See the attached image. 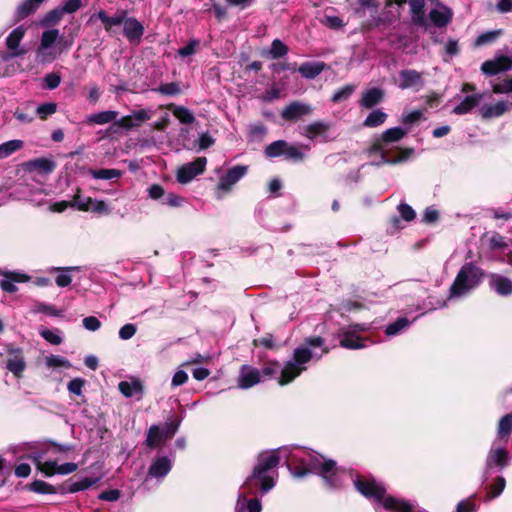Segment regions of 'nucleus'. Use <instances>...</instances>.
<instances>
[{
	"instance_id": "nucleus-1",
	"label": "nucleus",
	"mask_w": 512,
	"mask_h": 512,
	"mask_svg": "<svg viewBox=\"0 0 512 512\" xmlns=\"http://www.w3.org/2000/svg\"><path fill=\"white\" fill-rule=\"evenodd\" d=\"M293 460L300 464L291 471L295 478H303L309 473L319 475L329 488H340L346 479H351L355 489L374 502L376 512H428L411 502L386 495L384 485L371 477H354L351 472L340 469L337 463L324 455L311 450L302 455L293 454Z\"/></svg>"
},
{
	"instance_id": "nucleus-2",
	"label": "nucleus",
	"mask_w": 512,
	"mask_h": 512,
	"mask_svg": "<svg viewBox=\"0 0 512 512\" xmlns=\"http://www.w3.org/2000/svg\"><path fill=\"white\" fill-rule=\"evenodd\" d=\"M328 352L329 348L322 337H308L295 348L292 358L283 367L278 362L266 364L260 371L261 378L279 376L278 383L286 385L306 371L309 362L319 361Z\"/></svg>"
},
{
	"instance_id": "nucleus-3",
	"label": "nucleus",
	"mask_w": 512,
	"mask_h": 512,
	"mask_svg": "<svg viewBox=\"0 0 512 512\" xmlns=\"http://www.w3.org/2000/svg\"><path fill=\"white\" fill-rule=\"evenodd\" d=\"M279 462L278 451L261 452L257 457L252 474L246 478L241 488L247 490L249 494H255L256 491L266 494L271 491L278 479Z\"/></svg>"
},
{
	"instance_id": "nucleus-4",
	"label": "nucleus",
	"mask_w": 512,
	"mask_h": 512,
	"mask_svg": "<svg viewBox=\"0 0 512 512\" xmlns=\"http://www.w3.org/2000/svg\"><path fill=\"white\" fill-rule=\"evenodd\" d=\"M408 132V129L393 127L385 130L375 139L369 149L370 155H379V160H373L372 164H396L407 160L413 153V149H400L394 144L400 141Z\"/></svg>"
},
{
	"instance_id": "nucleus-5",
	"label": "nucleus",
	"mask_w": 512,
	"mask_h": 512,
	"mask_svg": "<svg viewBox=\"0 0 512 512\" xmlns=\"http://www.w3.org/2000/svg\"><path fill=\"white\" fill-rule=\"evenodd\" d=\"M484 276L483 270L474 262L465 263L458 271L449 290V299H460L476 289Z\"/></svg>"
},
{
	"instance_id": "nucleus-6",
	"label": "nucleus",
	"mask_w": 512,
	"mask_h": 512,
	"mask_svg": "<svg viewBox=\"0 0 512 512\" xmlns=\"http://www.w3.org/2000/svg\"><path fill=\"white\" fill-rule=\"evenodd\" d=\"M49 451V447L41 450H35L29 453L26 458L32 460L37 469L46 477H51L55 474L68 475L78 469V465L73 462H67L59 465L56 461L53 460L43 461L45 456L49 454Z\"/></svg>"
},
{
	"instance_id": "nucleus-7",
	"label": "nucleus",
	"mask_w": 512,
	"mask_h": 512,
	"mask_svg": "<svg viewBox=\"0 0 512 512\" xmlns=\"http://www.w3.org/2000/svg\"><path fill=\"white\" fill-rule=\"evenodd\" d=\"M247 173V166L236 165L230 168L224 176L219 179L216 188V197L218 199L223 198L224 195L228 194L232 187L240 181Z\"/></svg>"
},
{
	"instance_id": "nucleus-8",
	"label": "nucleus",
	"mask_w": 512,
	"mask_h": 512,
	"mask_svg": "<svg viewBox=\"0 0 512 512\" xmlns=\"http://www.w3.org/2000/svg\"><path fill=\"white\" fill-rule=\"evenodd\" d=\"M207 159L198 157L194 161L186 163L177 169L176 179L181 184L191 182L196 176L202 174L205 170Z\"/></svg>"
},
{
	"instance_id": "nucleus-9",
	"label": "nucleus",
	"mask_w": 512,
	"mask_h": 512,
	"mask_svg": "<svg viewBox=\"0 0 512 512\" xmlns=\"http://www.w3.org/2000/svg\"><path fill=\"white\" fill-rule=\"evenodd\" d=\"M172 467V458L165 455L155 457L149 465L145 482H148L150 479L163 480L169 474Z\"/></svg>"
},
{
	"instance_id": "nucleus-10",
	"label": "nucleus",
	"mask_w": 512,
	"mask_h": 512,
	"mask_svg": "<svg viewBox=\"0 0 512 512\" xmlns=\"http://www.w3.org/2000/svg\"><path fill=\"white\" fill-rule=\"evenodd\" d=\"M26 31L27 28L24 25H19L9 33L5 41L8 50V55L5 59L20 57L26 54V49L20 46Z\"/></svg>"
},
{
	"instance_id": "nucleus-11",
	"label": "nucleus",
	"mask_w": 512,
	"mask_h": 512,
	"mask_svg": "<svg viewBox=\"0 0 512 512\" xmlns=\"http://www.w3.org/2000/svg\"><path fill=\"white\" fill-rule=\"evenodd\" d=\"M154 112L151 109H139L132 111L131 114L121 117L115 122V125L125 130H131L141 126L144 122L150 120Z\"/></svg>"
},
{
	"instance_id": "nucleus-12",
	"label": "nucleus",
	"mask_w": 512,
	"mask_h": 512,
	"mask_svg": "<svg viewBox=\"0 0 512 512\" xmlns=\"http://www.w3.org/2000/svg\"><path fill=\"white\" fill-rule=\"evenodd\" d=\"M509 460V453L505 448L492 445L486 457L484 481L487 479V474L490 469L493 467L503 469L509 464Z\"/></svg>"
},
{
	"instance_id": "nucleus-13",
	"label": "nucleus",
	"mask_w": 512,
	"mask_h": 512,
	"mask_svg": "<svg viewBox=\"0 0 512 512\" xmlns=\"http://www.w3.org/2000/svg\"><path fill=\"white\" fill-rule=\"evenodd\" d=\"M423 86V73L413 69H404L400 71L398 84L400 89H414L415 91H419Z\"/></svg>"
},
{
	"instance_id": "nucleus-14",
	"label": "nucleus",
	"mask_w": 512,
	"mask_h": 512,
	"mask_svg": "<svg viewBox=\"0 0 512 512\" xmlns=\"http://www.w3.org/2000/svg\"><path fill=\"white\" fill-rule=\"evenodd\" d=\"M0 275L3 279L0 281V287L3 291L14 293L18 290L16 283H25L30 280V277L18 271H9L0 269Z\"/></svg>"
},
{
	"instance_id": "nucleus-15",
	"label": "nucleus",
	"mask_w": 512,
	"mask_h": 512,
	"mask_svg": "<svg viewBox=\"0 0 512 512\" xmlns=\"http://www.w3.org/2000/svg\"><path fill=\"white\" fill-rule=\"evenodd\" d=\"M311 105L302 101H292L281 112V117L286 121H297L312 113Z\"/></svg>"
},
{
	"instance_id": "nucleus-16",
	"label": "nucleus",
	"mask_w": 512,
	"mask_h": 512,
	"mask_svg": "<svg viewBox=\"0 0 512 512\" xmlns=\"http://www.w3.org/2000/svg\"><path fill=\"white\" fill-rule=\"evenodd\" d=\"M511 69L512 58L505 55L496 57L493 60H487L481 65V71L488 76H493Z\"/></svg>"
},
{
	"instance_id": "nucleus-17",
	"label": "nucleus",
	"mask_w": 512,
	"mask_h": 512,
	"mask_svg": "<svg viewBox=\"0 0 512 512\" xmlns=\"http://www.w3.org/2000/svg\"><path fill=\"white\" fill-rule=\"evenodd\" d=\"M489 287L499 296L512 295V280L504 275L491 273L489 275Z\"/></svg>"
},
{
	"instance_id": "nucleus-18",
	"label": "nucleus",
	"mask_w": 512,
	"mask_h": 512,
	"mask_svg": "<svg viewBox=\"0 0 512 512\" xmlns=\"http://www.w3.org/2000/svg\"><path fill=\"white\" fill-rule=\"evenodd\" d=\"M123 34L131 43H139L144 34V26L134 17H126L123 22Z\"/></svg>"
},
{
	"instance_id": "nucleus-19",
	"label": "nucleus",
	"mask_w": 512,
	"mask_h": 512,
	"mask_svg": "<svg viewBox=\"0 0 512 512\" xmlns=\"http://www.w3.org/2000/svg\"><path fill=\"white\" fill-rule=\"evenodd\" d=\"M262 380L260 370L243 365L240 369L238 387L241 389H249L258 384Z\"/></svg>"
},
{
	"instance_id": "nucleus-20",
	"label": "nucleus",
	"mask_w": 512,
	"mask_h": 512,
	"mask_svg": "<svg viewBox=\"0 0 512 512\" xmlns=\"http://www.w3.org/2000/svg\"><path fill=\"white\" fill-rule=\"evenodd\" d=\"M483 95L484 94L474 93L463 98L456 96L454 99H459V103L453 108L452 113L456 115L470 113L483 99Z\"/></svg>"
},
{
	"instance_id": "nucleus-21",
	"label": "nucleus",
	"mask_w": 512,
	"mask_h": 512,
	"mask_svg": "<svg viewBox=\"0 0 512 512\" xmlns=\"http://www.w3.org/2000/svg\"><path fill=\"white\" fill-rule=\"evenodd\" d=\"M40 45L43 46H63V49H69L72 44L73 40H67L64 39L60 35V31L58 29H48L43 31L41 38H40Z\"/></svg>"
},
{
	"instance_id": "nucleus-22",
	"label": "nucleus",
	"mask_w": 512,
	"mask_h": 512,
	"mask_svg": "<svg viewBox=\"0 0 512 512\" xmlns=\"http://www.w3.org/2000/svg\"><path fill=\"white\" fill-rule=\"evenodd\" d=\"M329 127V124L325 122L316 121L304 127L302 135L310 140L328 141L329 137L327 133Z\"/></svg>"
},
{
	"instance_id": "nucleus-23",
	"label": "nucleus",
	"mask_w": 512,
	"mask_h": 512,
	"mask_svg": "<svg viewBox=\"0 0 512 512\" xmlns=\"http://www.w3.org/2000/svg\"><path fill=\"white\" fill-rule=\"evenodd\" d=\"M338 336L343 348L360 349L365 347L364 339L358 336L352 328H342Z\"/></svg>"
},
{
	"instance_id": "nucleus-24",
	"label": "nucleus",
	"mask_w": 512,
	"mask_h": 512,
	"mask_svg": "<svg viewBox=\"0 0 512 512\" xmlns=\"http://www.w3.org/2000/svg\"><path fill=\"white\" fill-rule=\"evenodd\" d=\"M249 493L247 490H243V492H240L238 494V498L235 505V511L236 512H261L262 511V504L261 501L257 498L254 499H247V495Z\"/></svg>"
},
{
	"instance_id": "nucleus-25",
	"label": "nucleus",
	"mask_w": 512,
	"mask_h": 512,
	"mask_svg": "<svg viewBox=\"0 0 512 512\" xmlns=\"http://www.w3.org/2000/svg\"><path fill=\"white\" fill-rule=\"evenodd\" d=\"M63 46H38L36 50V60L42 64H48L55 61L64 51Z\"/></svg>"
},
{
	"instance_id": "nucleus-26",
	"label": "nucleus",
	"mask_w": 512,
	"mask_h": 512,
	"mask_svg": "<svg viewBox=\"0 0 512 512\" xmlns=\"http://www.w3.org/2000/svg\"><path fill=\"white\" fill-rule=\"evenodd\" d=\"M452 17V10L444 5H438L429 12L431 22L439 28L447 26L451 22Z\"/></svg>"
},
{
	"instance_id": "nucleus-27",
	"label": "nucleus",
	"mask_w": 512,
	"mask_h": 512,
	"mask_svg": "<svg viewBox=\"0 0 512 512\" xmlns=\"http://www.w3.org/2000/svg\"><path fill=\"white\" fill-rule=\"evenodd\" d=\"M43 2L44 0H24L14 12V21L19 22L34 14Z\"/></svg>"
},
{
	"instance_id": "nucleus-28",
	"label": "nucleus",
	"mask_w": 512,
	"mask_h": 512,
	"mask_svg": "<svg viewBox=\"0 0 512 512\" xmlns=\"http://www.w3.org/2000/svg\"><path fill=\"white\" fill-rule=\"evenodd\" d=\"M6 368L17 378L22 377L24 370L26 369V363L20 350H15L12 356L8 358Z\"/></svg>"
},
{
	"instance_id": "nucleus-29",
	"label": "nucleus",
	"mask_w": 512,
	"mask_h": 512,
	"mask_svg": "<svg viewBox=\"0 0 512 512\" xmlns=\"http://www.w3.org/2000/svg\"><path fill=\"white\" fill-rule=\"evenodd\" d=\"M384 97V92L380 88H370L363 92L360 106L366 109H370L379 104Z\"/></svg>"
},
{
	"instance_id": "nucleus-30",
	"label": "nucleus",
	"mask_w": 512,
	"mask_h": 512,
	"mask_svg": "<svg viewBox=\"0 0 512 512\" xmlns=\"http://www.w3.org/2000/svg\"><path fill=\"white\" fill-rule=\"evenodd\" d=\"M47 447L50 448L49 453L50 452H68L72 449V446H70V445L52 443V446H49V445H40L39 443H36V442H30V443L21 444L19 446V450L31 453L35 450H41V449H45Z\"/></svg>"
},
{
	"instance_id": "nucleus-31",
	"label": "nucleus",
	"mask_w": 512,
	"mask_h": 512,
	"mask_svg": "<svg viewBox=\"0 0 512 512\" xmlns=\"http://www.w3.org/2000/svg\"><path fill=\"white\" fill-rule=\"evenodd\" d=\"M325 69V63L324 62H304L302 63L298 71L299 73L306 79H314L318 75L322 73V71Z\"/></svg>"
},
{
	"instance_id": "nucleus-32",
	"label": "nucleus",
	"mask_w": 512,
	"mask_h": 512,
	"mask_svg": "<svg viewBox=\"0 0 512 512\" xmlns=\"http://www.w3.org/2000/svg\"><path fill=\"white\" fill-rule=\"evenodd\" d=\"M79 267H50L47 271L50 273L57 272L58 275L55 279L57 286L67 287L72 282L71 271H77Z\"/></svg>"
},
{
	"instance_id": "nucleus-33",
	"label": "nucleus",
	"mask_w": 512,
	"mask_h": 512,
	"mask_svg": "<svg viewBox=\"0 0 512 512\" xmlns=\"http://www.w3.org/2000/svg\"><path fill=\"white\" fill-rule=\"evenodd\" d=\"M118 112L113 110L101 111L98 113L90 114L86 118L87 123H93L97 125H104L110 122H116Z\"/></svg>"
},
{
	"instance_id": "nucleus-34",
	"label": "nucleus",
	"mask_w": 512,
	"mask_h": 512,
	"mask_svg": "<svg viewBox=\"0 0 512 512\" xmlns=\"http://www.w3.org/2000/svg\"><path fill=\"white\" fill-rule=\"evenodd\" d=\"M118 389L123 396L130 398L135 395H141L143 387L138 379H133L132 381H121L118 384Z\"/></svg>"
},
{
	"instance_id": "nucleus-35",
	"label": "nucleus",
	"mask_w": 512,
	"mask_h": 512,
	"mask_svg": "<svg viewBox=\"0 0 512 512\" xmlns=\"http://www.w3.org/2000/svg\"><path fill=\"white\" fill-rule=\"evenodd\" d=\"M165 439L164 431L159 426L152 425L147 431L145 442L149 448L154 449L159 447Z\"/></svg>"
},
{
	"instance_id": "nucleus-36",
	"label": "nucleus",
	"mask_w": 512,
	"mask_h": 512,
	"mask_svg": "<svg viewBox=\"0 0 512 512\" xmlns=\"http://www.w3.org/2000/svg\"><path fill=\"white\" fill-rule=\"evenodd\" d=\"M168 109L172 111L173 115L182 123V124H192L195 121V117L193 113L184 106H177L174 104H170Z\"/></svg>"
},
{
	"instance_id": "nucleus-37",
	"label": "nucleus",
	"mask_w": 512,
	"mask_h": 512,
	"mask_svg": "<svg viewBox=\"0 0 512 512\" xmlns=\"http://www.w3.org/2000/svg\"><path fill=\"white\" fill-rule=\"evenodd\" d=\"M387 119V114L381 109L372 110L363 122L365 127H378L382 125Z\"/></svg>"
},
{
	"instance_id": "nucleus-38",
	"label": "nucleus",
	"mask_w": 512,
	"mask_h": 512,
	"mask_svg": "<svg viewBox=\"0 0 512 512\" xmlns=\"http://www.w3.org/2000/svg\"><path fill=\"white\" fill-rule=\"evenodd\" d=\"M410 324L411 322L407 318L400 317L396 321L387 325L385 329V334L388 337L396 336L400 334L402 331H404L406 328H408Z\"/></svg>"
},
{
	"instance_id": "nucleus-39",
	"label": "nucleus",
	"mask_w": 512,
	"mask_h": 512,
	"mask_svg": "<svg viewBox=\"0 0 512 512\" xmlns=\"http://www.w3.org/2000/svg\"><path fill=\"white\" fill-rule=\"evenodd\" d=\"M512 432V412L500 418L497 425V437L505 439Z\"/></svg>"
},
{
	"instance_id": "nucleus-40",
	"label": "nucleus",
	"mask_w": 512,
	"mask_h": 512,
	"mask_svg": "<svg viewBox=\"0 0 512 512\" xmlns=\"http://www.w3.org/2000/svg\"><path fill=\"white\" fill-rule=\"evenodd\" d=\"M23 147V141L14 139L0 144V159H4Z\"/></svg>"
},
{
	"instance_id": "nucleus-41",
	"label": "nucleus",
	"mask_w": 512,
	"mask_h": 512,
	"mask_svg": "<svg viewBox=\"0 0 512 512\" xmlns=\"http://www.w3.org/2000/svg\"><path fill=\"white\" fill-rule=\"evenodd\" d=\"M90 175L94 179H100V180H111V179H117L120 178L122 175V172L118 169H91L89 171Z\"/></svg>"
},
{
	"instance_id": "nucleus-42",
	"label": "nucleus",
	"mask_w": 512,
	"mask_h": 512,
	"mask_svg": "<svg viewBox=\"0 0 512 512\" xmlns=\"http://www.w3.org/2000/svg\"><path fill=\"white\" fill-rule=\"evenodd\" d=\"M99 481V478H90V477H84L80 480L73 481L70 483L68 487V491L70 493H76L79 491L86 490L90 488L91 486L95 485Z\"/></svg>"
},
{
	"instance_id": "nucleus-43",
	"label": "nucleus",
	"mask_w": 512,
	"mask_h": 512,
	"mask_svg": "<svg viewBox=\"0 0 512 512\" xmlns=\"http://www.w3.org/2000/svg\"><path fill=\"white\" fill-rule=\"evenodd\" d=\"M64 16L60 6L49 11L40 21L42 27H49L57 24Z\"/></svg>"
},
{
	"instance_id": "nucleus-44",
	"label": "nucleus",
	"mask_w": 512,
	"mask_h": 512,
	"mask_svg": "<svg viewBox=\"0 0 512 512\" xmlns=\"http://www.w3.org/2000/svg\"><path fill=\"white\" fill-rule=\"evenodd\" d=\"M288 53V47L280 39H274L268 51V55L272 59H279Z\"/></svg>"
},
{
	"instance_id": "nucleus-45",
	"label": "nucleus",
	"mask_w": 512,
	"mask_h": 512,
	"mask_svg": "<svg viewBox=\"0 0 512 512\" xmlns=\"http://www.w3.org/2000/svg\"><path fill=\"white\" fill-rule=\"evenodd\" d=\"M506 486V480L503 476H498L496 482L487 487V500H492L501 495Z\"/></svg>"
},
{
	"instance_id": "nucleus-46",
	"label": "nucleus",
	"mask_w": 512,
	"mask_h": 512,
	"mask_svg": "<svg viewBox=\"0 0 512 512\" xmlns=\"http://www.w3.org/2000/svg\"><path fill=\"white\" fill-rule=\"evenodd\" d=\"M29 165L33 170H37L44 174H48V173L52 172L55 167L53 161L45 159V158L35 159V160L31 161L29 163Z\"/></svg>"
},
{
	"instance_id": "nucleus-47",
	"label": "nucleus",
	"mask_w": 512,
	"mask_h": 512,
	"mask_svg": "<svg viewBox=\"0 0 512 512\" xmlns=\"http://www.w3.org/2000/svg\"><path fill=\"white\" fill-rule=\"evenodd\" d=\"M287 146V142L283 140H278L269 144L265 149V154L267 157L274 158L280 155H284L285 148Z\"/></svg>"
},
{
	"instance_id": "nucleus-48",
	"label": "nucleus",
	"mask_w": 512,
	"mask_h": 512,
	"mask_svg": "<svg viewBox=\"0 0 512 512\" xmlns=\"http://www.w3.org/2000/svg\"><path fill=\"white\" fill-rule=\"evenodd\" d=\"M45 364L49 368H70L71 363L64 357L59 355H49L45 358Z\"/></svg>"
},
{
	"instance_id": "nucleus-49",
	"label": "nucleus",
	"mask_w": 512,
	"mask_h": 512,
	"mask_svg": "<svg viewBox=\"0 0 512 512\" xmlns=\"http://www.w3.org/2000/svg\"><path fill=\"white\" fill-rule=\"evenodd\" d=\"M201 42L199 39H190L186 46L178 49L177 53L180 57H188L195 54L200 48Z\"/></svg>"
},
{
	"instance_id": "nucleus-50",
	"label": "nucleus",
	"mask_w": 512,
	"mask_h": 512,
	"mask_svg": "<svg viewBox=\"0 0 512 512\" xmlns=\"http://www.w3.org/2000/svg\"><path fill=\"white\" fill-rule=\"evenodd\" d=\"M126 15H127V12L125 10H122V11H119L114 16H108L105 21V24H104V29L107 32H111V30L114 26L123 24V22L126 18Z\"/></svg>"
},
{
	"instance_id": "nucleus-51",
	"label": "nucleus",
	"mask_w": 512,
	"mask_h": 512,
	"mask_svg": "<svg viewBox=\"0 0 512 512\" xmlns=\"http://www.w3.org/2000/svg\"><path fill=\"white\" fill-rule=\"evenodd\" d=\"M409 5L411 12L413 14L414 22L418 24H423L424 19L422 16V11L424 8V0H411Z\"/></svg>"
},
{
	"instance_id": "nucleus-52",
	"label": "nucleus",
	"mask_w": 512,
	"mask_h": 512,
	"mask_svg": "<svg viewBox=\"0 0 512 512\" xmlns=\"http://www.w3.org/2000/svg\"><path fill=\"white\" fill-rule=\"evenodd\" d=\"M355 88V85L352 84L345 85L344 87H342L341 89L334 93V95L332 96V101L334 103H339L347 100L353 94Z\"/></svg>"
},
{
	"instance_id": "nucleus-53",
	"label": "nucleus",
	"mask_w": 512,
	"mask_h": 512,
	"mask_svg": "<svg viewBox=\"0 0 512 512\" xmlns=\"http://www.w3.org/2000/svg\"><path fill=\"white\" fill-rule=\"evenodd\" d=\"M92 199L91 197H87V196H83L80 194V192L78 191L74 198H73V201L72 203L70 204L72 207H76L78 210H81V211H88V208L89 206L91 205L92 203Z\"/></svg>"
},
{
	"instance_id": "nucleus-54",
	"label": "nucleus",
	"mask_w": 512,
	"mask_h": 512,
	"mask_svg": "<svg viewBox=\"0 0 512 512\" xmlns=\"http://www.w3.org/2000/svg\"><path fill=\"white\" fill-rule=\"evenodd\" d=\"M87 212L96 213L98 215H108L110 214L111 209L104 200L92 199V203Z\"/></svg>"
},
{
	"instance_id": "nucleus-55",
	"label": "nucleus",
	"mask_w": 512,
	"mask_h": 512,
	"mask_svg": "<svg viewBox=\"0 0 512 512\" xmlns=\"http://www.w3.org/2000/svg\"><path fill=\"white\" fill-rule=\"evenodd\" d=\"M501 35V30L485 32L477 37L475 46H483L494 42Z\"/></svg>"
},
{
	"instance_id": "nucleus-56",
	"label": "nucleus",
	"mask_w": 512,
	"mask_h": 512,
	"mask_svg": "<svg viewBox=\"0 0 512 512\" xmlns=\"http://www.w3.org/2000/svg\"><path fill=\"white\" fill-rule=\"evenodd\" d=\"M56 111H57V104L54 102L44 103V104L39 105L36 108V114L41 119H46L47 117L54 114Z\"/></svg>"
},
{
	"instance_id": "nucleus-57",
	"label": "nucleus",
	"mask_w": 512,
	"mask_h": 512,
	"mask_svg": "<svg viewBox=\"0 0 512 512\" xmlns=\"http://www.w3.org/2000/svg\"><path fill=\"white\" fill-rule=\"evenodd\" d=\"M40 335L49 343L59 345L62 342V337L58 330L42 329Z\"/></svg>"
},
{
	"instance_id": "nucleus-58",
	"label": "nucleus",
	"mask_w": 512,
	"mask_h": 512,
	"mask_svg": "<svg viewBox=\"0 0 512 512\" xmlns=\"http://www.w3.org/2000/svg\"><path fill=\"white\" fill-rule=\"evenodd\" d=\"M30 490L41 494H50L54 492L53 486L42 480H35L32 482L30 484Z\"/></svg>"
},
{
	"instance_id": "nucleus-59",
	"label": "nucleus",
	"mask_w": 512,
	"mask_h": 512,
	"mask_svg": "<svg viewBox=\"0 0 512 512\" xmlns=\"http://www.w3.org/2000/svg\"><path fill=\"white\" fill-rule=\"evenodd\" d=\"M493 92L496 94H508L512 92V77L493 84Z\"/></svg>"
},
{
	"instance_id": "nucleus-60",
	"label": "nucleus",
	"mask_w": 512,
	"mask_h": 512,
	"mask_svg": "<svg viewBox=\"0 0 512 512\" xmlns=\"http://www.w3.org/2000/svg\"><path fill=\"white\" fill-rule=\"evenodd\" d=\"M156 91H158L159 93H161L163 95L174 96V95L179 94L181 90L177 83L171 82V83L161 84L157 88Z\"/></svg>"
},
{
	"instance_id": "nucleus-61",
	"label": "nucleus",
	"mask_w": 512,
	"mask_h": 512,
	"mask_svg": "<svg viewBox=\"0 0 512 512\" xmlns=\"http://www.w3.org/2000/svg\"><path fill=\"white\" fill-rule=\"evenodd\" d=\"M397 210L401 218L405 221H412L416 217L414 209L406 203H400Z\"/></svg>"
},
{
	"instance_id": "nucleus-62",
	"label": "nucleus",
	"mask_w": 512,
	"mask_h": 512,
	"mask_svg": "<svg viewBox=\"0 0 512 512\" xmlns=\"http://www.w3.org/2000/svg\"><path fill=\"white\" fill-rule=\"evenodd\" d=\"M84 385H85L84 379L74 378L68 383L67 389L71 394L80 396L82 394V389H83Z\"/></svg>"
},
{
	"instance_id": "nucleus-63",
	"label": "nucleus",
	"mask_w": 512,
	"mask_h": 512,
	"mask_svg": "<svg viewBox=\"0 0 512 512\" xmlns=\"http://www.w3.org/2000/svg\"><path fill=\"white\" fill-rule=\"evenodd\" d=\"M284 156L287 159H291L294 161H300L303 159L304 154L300 151V149L295 145H288L285 148Z\"/></svg>"
},
{
	"instance_id": "nucleus-64",
	"label": "nucleus",
	"mask_w": 512,
	"mask_h": 512,
	"mask_svg": "<svg viewBox=\"0 0 512 512\" xmlns=\"http://www.w3.org/2000/svg\"><path fill=\"white\" fill-rule=\"evenodd\" d=\"M322 23L331 29H339L344 26L343 20L335 15H325Z\"/></svg>"
}]
</instances>
